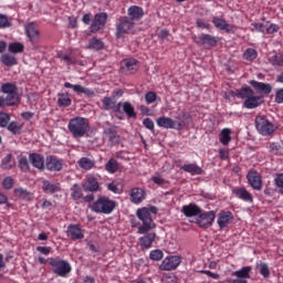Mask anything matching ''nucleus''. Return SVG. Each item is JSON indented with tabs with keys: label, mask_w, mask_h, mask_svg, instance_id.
Returning <instances> with one entry per match:
<instances>
[{
	"label": "nucleus",
	"mask_w": 283,
	"mask_h": 283,
	"mask_svg": "<svg viewBox=\"0 0 283 283\" xmlns=\"http://www.w3.org/2000/svg\"><path fill=\"white\" fill-rule=\"evenodd\" d=\"M0 92L7 96H0V107H11L17 104V96H19V87L14 83H4L0 87Z\"/></svg>",
	"instance_id": "nucleus-1"
},
{
	"label": "nucleus",
	"mask_w": 283,
	"mask_h": 283,
	"mask_svg": "<svg viewBox=\"0 0 283 283\" xmlns=\"http://www.w3.org/2000/svg\"><path fill=\"white\" fill-rule=\"evenodd\" d=\"M87 127H90V123L84 117H75L69 122V132H71L74 138H83Z\"/></svg>",
	"instance_id": "nucleus-2"
},
{
	"label": "nucleus",
	"mask_w": 283,
	"mask_h": 283,
	"mask_svg": "<svg viewBox=\"0 0 283 283\" xmlns=\"http://www.w3.org/2000/svg\"><path fill=\"white\" fill-rule=\"evenodd\" d=\"M90 209L95 213L109 214L116 209V201L109 200L105 197H98V199L90 206Z\"/></svg>",
	"instance_id": "nucleus-3"
},
{
	"label": "nucleus",
	"mask_w": 283,
	"mask_h": 283,
	"mask_svg": "<svg viewBox=\"0 0 283 283\" xmlns=\"http://www.w3.org/2000/svg\"><path fill=\"white\" fill-rule=\"evenodd\" d=\"M49 264L52 266L53 273H55V275H60V277H66L72 272L70 263L60 258L49 259Z\"/></svg>",
	"instance_id": "nucleus-4"
},
{
	"label": "nucleus",
	"mask_w": 283,
	"mask_h": 283,
	"mask_svg": "<svg viewBox=\"0 0 283 283\" xmlns=\"http://www.w3.org/2000/svg\"><path fill=\"white\" fill-rule=\"evenodd\" d=\"M135 22H133L129 17H122L118 19V23L116 25V39H123L125 34H129V31L134 30Z\"/></svg>",
	"instance_id": "nucleus-5"
},
{
	"label": "nucleus",
	"mask_w": 283,
	"mask_h": 283,
	"mask_svg": "<svg viewBox=\"0 0 283 283\" xmlns=\"http://www.w3.org/2000/svg\"><path fill=\"white\" fill-rule=\"evenodd\" d=\"M255 127L262 136H271L273 132H275V126L273 123L269 122V119L263 116H258L255 118Z\"/></svg>",
	"instance_id": "nucleus-6"
},
{
	"label": "nucleus",
	"mask_w": 283,
	"mask_h": 283,
	"mask_svg": "<svg viewBox=\"0 0 283 283\" xmlns=\"http://www.w3.org/2000/svg\"><path fill=\"white\" fill-rule=\"evenodd\" d=\"M151 213H158V208L154 206L149 208H140L137 210V218H139L143 223H154V219H151Z\"/></svg>",
	"instance_id": "nucleus-7"
},
{
	"label": "nucleus",
	"mask_w": 283,
	"mask_h": 283,
	"mask_svg": "<svg viewBox=\"0 0 283 283\" xmlns=\"http://www.w3.org/2000/svg\"><path fill=\"white\" fill-rule=\"evenodd\" d=\"M248 182L255 191H262V176L258 170H250L247 175Z\"/></svg>",
	"instance_id": "nucleus-8"
},
{
	"label": "nucleus",
	"mask_w": 283,
	"mask_h": 283,
	"mask_svg": "<svg viewBox=\"0 0 283 283\" xmlns=\"http://www.w3.org/2000/svg\"><path fill=\"white\" fill-rule=\"evenodd\" d=\"M180 256H167L159 265L160 271H174L180 266Z\"/></svg>",
	"instance_id": "nucleus-9"
},
{
	"label": "nucleus",
	"mask_w": 283,
	"mask_h": 283,
	"mask_svg": "<svg viewBox=\"0 0 283 283\" xmlns=\"http://www.w3.org/2000/svg\"><path fill=\"white\" fill-rule=\"evenodd\" d=\"M213 220H216V212L208 211V212H201L199 213V217L197 218V224L203 229H209L211 224H213Z\"/></svg>",
	"instance_id": "nucleus-10"
},
{
	"label": "nucleus",
	"mask_w": 283,
	"mask_h": 283,
	"mask_svg": "<svg viewBox=\"0 0 283 283\" xmlns=\"http://www.w3.org/2000/svg\"><path fill=\"white\" fill-rule=\"evenodd\" d=\"M158 127H163L164 129H182V123L175 122L170 117H158L156 120Z\"/></svg>",
	"instance_id": "nucleus-11"
},
{
	"label": "nucleus",
	"mask_w": 283,
	"mask_h": 283,
	"mask_svg": "<svg viewBox=\"0 0 283 283\" xmlns=\"http://www.w3.org/2000/svg\"><path fill=\"white\" fill-rule=\"evenodd\" d=\"M195 42L198 45H203V48H216L218 45V39L211 34H201L200 36H195Z\"/></svg>",
	"instance_id": "nucleus-12"
},
{
	"label": "nucleus",
	"mask_w": 283,
	"mask_h": 283,
	"mask_svg": "<svg viewBox=\"0 0 283 283\" xmlns=\"http://www.w3.org/2000/svg\"><path fill=\"white\" fill-rule=\"evenodd\" d=\"M107 13L106 12H99L96 13L94 17V21L91 25V32H98L101 28H105V23H107Z\"/></svg>",
	"instance_id": "nucleus-13"
},
{
	"label": "nucleus",
	"mask_w": 283,
	"mask_h": 283,
	"mask_svg": "<svg viewBox=\"0 0 283 283\" xmlns=\"http://www.w3.org/2000/svg\"><path fill=\"white\" fill-rule=\"evenodd\" d=\"M29 160L35 169H39L40 171L45 169V157H43V155L31 153L29 155Z\"/></svg>",
	"instance_id": "nucleus-14"
},
{
	"label": "nucleus",
	"mask_w": 283,
	"mask_h": 283,
	"mask_svg": "<svg viewBox=\"0 0 283 283\" xmlns=\"http://www.w3.org/2000/svg\"><path fill=\"white\" fill-rule=\"evenodd\" d=\"M250 85L258 92V94H271V92H273V86H271V84L251 80Z\"/></svg>",
	"instance_id": "nucleus-15"
},
{
	"label": "nucleus",
	"mask_w": 283,
	"mask_h": 283,
	"mask_svg": "<svg viewBox=\"0 0 283 283\" xmlns=\"http://www.w3.org/2000/svg\"><path fill=\"white\" fill-rule=\"evenodd\" d=\"M24 28L25 34L28 39H30L31 43H36V41H39V29L36 28V23L29 22Z\"/></svg>",
	"instance_id": "nucleus-16"
},
{
	"label": "nucleus",
	"mask_w": 283,
	"mask_h": 283,
	"mask_svg": "<svg viewBox=\"0 0 283 283\" xmlns=\"http://www.w3.org/2000/svg\"><path fill=\"white\" fill-rule=\"evenodd\" d=\"M181 211L186 218H193L202 213V209H200V207H198L196 203L184 206Z\"/></svg>",
	"instance_id": "nucleus-17"
},
{
	"label": "nucleus",
	"mask_w": 283,
	"mask_h": 283,
	"mask_svg": "<svg viewBox=\"0 0 283 283\" xmlns=\"http://www.w3.org/2000/svg\"><path fill=\"white\" fill-rule=\"evenodd\" d=\"M66 233L71 240H83L85 238L83 230L76 224H70Z\"/></svg>",
	"instance_id": "nucleus-18"
},
{
	"label": "nucleus",
	"mask_w": 283,
	"mask_h": 283,
	"mask_svg": "<svg viewBox=\"0 0 283 283\" xmlns=\"http://www.w3.org/2000/svg\"><path fill=\"white\" fill-rule=\"evenodd\" d=\"M45 167L49 171H61L63 164L56 157H46Z\"/></svg>",
	"instance_id": "nucleus-19"
},
{
	"label": "nucleus",
	"mask_w": 283,
	"mask_h": 283,
	"mask_svg": "<svg viewBox=\"0 0 283 283\" xmlns=\"http://www.w3.org/2000/svg\"><path fill=\"white\" fill-rule=\"evenodd\" d=\"M82 187L84 191H91V193H95V191L101 189L98 180L95 177H88Z\"/></svg>",
	"instance_id": "nucleus-20"
},
{
	"label": "nucleus",
	"mask_w": 283,
	"mask_h": 283,
	"mask_svg": "<svg viewBox=\"0 0 283 283\" xmlns=\"http://www.w3.org/2000/svg\"><path fill=\"white\" fill-rule=\"evenodd\" d=\"M145 15V11L143 10V8L138 7V6H132L128 9V19H130L133 22L134 21H140V19H143V17Z\"/></svg>",
	"instance_id": "nucleus-21"
},
{
	"label": "nucleus",
	"mask_w": 283,
	"mask_h": 283,
	"mask_svg": "<svg viewBox=\"0 0 283 283\" xmlns=\"http://www.w3.org/2000/svg\"><path fill=\"white\" fill-rule=\"evenodd\" d=\"M122 70L124 72H129V74H134V72L138 71V61L136 59H128L122 62Z\"/></svg>",
	"instance_id": "nucleus-22"
},
{
	"label": "nucleus",
	"mask_w": 283,
	"mask_h": 283,
	"mask_svg": "<svg viewBox=\"0 0 283 283\" xmlns=\"http://www.w3.org/2000/svg\"><path fill=\"white\" fill-rule=\"evenodd\" d=\"M64 87H66L67 90L72 88L77 94H85V96H94V91H92L90 88H85V87L81 86V84L73 85L70 82H65Z\"/></svg>",
	"instance_id": "nucleus-23"
},
{
	"label": "nucleus",
	"mask_w": 283,
	"mask_h": 283,
	"mask_svg": "<svg viewBox=\"0 0 283 283\" xmlns=\"http://www.w3.org/2000/svg\"><path fill=\"white\" fill-rule=\"evenodd\" d=\"M212 23L218 30H223L224 32H233V25L227 23V20L222 18H212Z\"/></svg>",
	"instance_id": "nucleus-24"
},
{
	"label": "nucleus",
	"mask_w": 283,
	"mask_h": 283,
	"mask_svg": "<svg viewBox=\"0 0 283 283\" xmlns=\"http://www.w3.org/2000/svg\"><path fill=\"white\" fill-rule=\"evenodd\" d=\"M233 220V214L229 211L227 212H220L218 217V224L220 229H227L229 227V223Z\"/></svg>",
	"instance_id": "nucleus-25"
},
{
	"label": "nucleus",
	"mask_w": 283,
	"mask_h": 283,
	"mask_svg": "<svg viewBox=\"0 0 283 283\" xmlns=\"http://www.w3.org/2000/svg\"><path fill=\"white\" fill-rule=\"evenodd\" d=\"M231 96H237L238 98H251L253 96V90L251 87L245 86L237 91L231 92Z\"/></svg>",
	"instance_id": "nucleus-26"
},
{
	"label": "nucleus",
	"mask_w": 283,
	"mask_h": 283,
	"mask_svg": "<svg viewBox=\"0 0 283 283\" xmlns=\"http://www.w3.org/2000/svg\"><path fill=\"white\" fill-rule=\"evenodd\" d=\"M132 202L140 205L145 200V190L143 188H134L130 192Z\"/></svg>",
	"instance_id": "nucleus-27"
},
{
	"label": "nucleus",
	"mask_w": 283,
	"mask_h": 283,
	"mask_svg": "<svg viewBox=\"0 0 283 283\" xmlns=\"http://www.w3.org/2000/svg\"><path fill=\"white\" fill-rule=\"evenodd\" d=\"M156 240V233H148L139 239L142 249H151V244Z\"/></svg>",
	"instance_id": "nucleus-28"
},
{
	"label": "nucleus",
	"mask_w": 283,
	"mask_h": 283,
	"mask_svg": "<svg viewBox=\"0 0 283 283\" xmlns=\"http://www.w3.org/2000/svg\"><path fill=\"white\" fill-rule=\"evenodd\" d=\"M262 105V98L258 96H251L244 101V107L247 109H255V107H260Z\"/></svg>",
	"instance_id": "nucleus-29"
},
{
	"label": "nucleus",
	"mask_w": 283,
	"mask_h": 283,
	"mask_svg": "<svg viewBox=\"0 0 283 283\" xmlns=\"http://www.w3.org/2000/svg\"><path fill=\"white\" fill-rule=\"evenodd\" d=\"M186 174H191V176H200L202 174V168L196 164H186L181 167Z\"/></svg>",
	"instance_id": "nucleus-30"
},
{
	"label": "nucleus",
	"mask_w": 283,
	"mask_h": 283,
	"mask_svg": "<svg viewBox=\"0 0 283 283\" xmlns=\"http://www.w3.org/2000/svg\"><path fill=\"white\" fill-rule=\"evenodd\" d=\"M105 136H107L109 143H117L118 142V128L116 126H111L104 129Z\"/></svg>",
	"instance_id": "nucleus-31"
},
{
	"label": "nucleus",
	"mask_w": 283,
	"mask_h": 283,
	"mask_svg": "<svg viewBox=\"0 0 283 283\" xmlns=\"http://www.w3.org/2000/svg\"><path fill=\"white\" fill-rule=\"evenodd\" d=\"M120 107L123 108L124 114H126L128 118H136V108H134V105H132V103L123 102L120 103Z\"/></svg>",
	"instance_id": "nucleus-32"
},
{
	"label": "nucleus",
	"mask_w": 283,
	"mask_h": 283,
	"mask_svg": "<svg viewBox=\"0 0 283 283\" xmlns=\"http://www.w3.org/2000/svg\"><path fill=\"white\" fill-rule=\"evenodd\" d=\"M104 109H113L114 112H118L120 109V103H116V101L112 99V97H104L103 101Z\"/></svg>",
	"instance_id": "nucleus-33"
},
{
	"label": "nucleus",
	"mask_w": 283,
	"mask_h": 283,
	"mask_svg": "<svg viewBox=\"0 0 283 283\" xmlns=\"http://www.w3.org/2000/svg\"><path fill=\"white\" fill-rule=\"evenodd\" d=\"M105 48V43L101 39L92 38L86 46L87 50L98 52Z\"/></svg>",
	"instance_id": "nucleus-34"
},
{
	"label": "nucleus",
	"mask_w": 283,
	"mask_h": 283,
	"mask_svg": "<svg viewBox=\"0 0 283 283\" xmlns=\"http://www.w3.org/2000/svg\"><path fill=\"white\" fill-rule=\"evenodd\" d=\"M251 266H244L241 270L234 271L232 275H234V277H238V280H249V277H251Z\"/></svg>",
	"instance_id": "nucleus-35"
},
{
	"label": "nucleus",
	"mask_w": 283,
	"mask_h": 283,
	"mask_svg": "<svg viewBox=\"0 0 283 283\" xmlns=\"http://www.w3.org/2000/svg\"><path fill=\"white\" fill-rule=\"evenodd\" d=\"M237 198L244 200L245 202H253V197L244 188H239L233 191Z\"/></svg>",
	"instance_id": "nucleus-36"
},
{
	"label": "nucleus",
	"mask_w": 283,
	"mask_h": 283,
	"mask_svg": "<svg viewBox=\"0 0 283 283\" xmlns=\"http://www.w3.org/2000/svg\"><path fill=\"white\" fill-rule=\"evenodd\" d=\"M57 105L59 107H70L72 105V98L69 94L59 93L57 94Z\"/></svg>",
	"instance_id": "nucleus-37"
},
{
	"label": "nucleus",
	"mask_w": 283,
	"mask_h": 283,
	"mask_svg": "<svg viewBox=\"0 0 283 283\" xmlns=\"http://www.w3.org/2000/svg\"><path fill=\"white\" fill-rule=\"evenodd\" d=\"M78 165L82 169H85L86 171L90 170V169H93L94 168V160L87 158V157H82L80 160H78Z\"/></svg>",
	"instance_id": "nucleus-38"
},
{
	"label": "nucleus",
	"mask_w": 283,
	"mask_h": 283,
	"mask_svg": "<svg viewBox=\"0 0 283 283\" xmlns=\"http://www.w3.org/2000/svg\"><path fill=\"white\" fill-rule=\"evenodd\" d=\"M25 50V46L21 42H13L9 44V52L11 54H21Z\"/></svg>",
	"instance_id": "nucleus-39"
},
{
	"label": "nucleus",
	"mask_w": 283,
	"mask_h": 283,
	"mask_svg": "<svg viewBox=\"0 0 283 283\" xmlns=\"http://www.w3.org/2000/svg\"><path fill=\"white\" fill-rule=\"evenodd\" d=\"M1 62L3 63V65H7L8 67H12V65H17V57L6 53L2 54L1 56Z\"/></svg>",
	"instance_id": "nucleus-40"
},
{
	"label": "nucleus",
	"mask_w": 283,
	"mask_h": 283,
	"mask_svg": "<svg viewBox=\"0 0 283 283\" xmlns=\"http://www.w3.org/2000/svg\"><path fill=\"white\" fill-rule=\"evenodd\" d=\"M42 189L44 191H49V193H56V192L61 191V187H59V186H56L54 184H51L48 180L43 181Z\"/></svg>",
	"instance_id": "nucleus-41"
},
{
	"label": "nucleus",
	"mask_w": 283,
	"mask_h": 283,
	"mask_svg": "<svg viewBox=\"0 0 283 283\" xmlns=\"http://www.w3.org/2000/svg\"><path fill=\"white\" fill-rule=\"evenodd\" d=\"M220 143H222V145L231 143V128H224L221 130Z\"/></svg>",
	"instance_id": "nucleus-42"
},
{
	"label": "nucleus",
	"mask_w": 283,
	"mask_h": 283,
	"mask_svg": "<svg viewBox=\"0 0 283 283\" xmlns=\"http://www.w3.org/2000/svg\"><path fill=\"white\" fill-rule=\"evenodd\" d=\"M105 169L108 174H116L118 171V161L114 158L109 159L105 165Z\"/></svg>",
	"instance_id": "nucleus-43"
},
{
	"label": "nucleus",
	"mask_w": 283,
	"mask_h": 283,
	"mask_svg": "<svg viewBox=\"0 0 283 283\" xmlns=\"http://www.w3.org/2000/svg\"><path fill=\"white\" fill-rule=\"evenodd\" d=\"M71 198H73V200H81V198H83V190H81V187L78 186V184H75L72 188H71Z\"/></svg>",
	"instance_id": "nucleus-44"
},
{
	"label": "nucleus",
	"mask_w": 283,
	"mask_h": 283,
	"mask_svg": "<svg viewBox=\"0 0 283 283\" xmlns=\"http://www.w3.org/2000/svg\"><path fill=\"white\" fill-rule=\"evenodd\" d=\"M149 258H150V260H153V262H160V260H163V258H165V253L160 249L153 250L149 253Z\"/></svg>",
	"instance_id": "nucleus-45"
},
{
	"label": "nucleus",
	"mask_w": 283,
	"mask_h": 283,
	"mask_svg": "<svg viewBox=\"0 0 283 283\" xmlns=\"http://www.w3.org/2000/svg\"><path fill=\"white\" fill-rule=\"evenodd\" d=\"M7 129L11 132V134H21L22 126L18 124V122H10L7 125Z\"/></svg>",
	"instance_id": "nucleus-46"
},
{
	"label": "nucleus",
	"mask_w": 283,
	"mask_h": 283,
	"mask_svg": "<svg viewBox=\"0 0 283 283\" xmlns=\"http://www.w3.org/2000/svg\"><path fill=\"white\" fill-rule=\"evenodd\" d=\"M151 229H156V223H143V226L138 228V233L140 234L149 233Z\"/></svg>",
	"instance_id": "nucleus-47"
},
{
	"label": "nucleus",
	"mask_w": 283,
	"mask_h": 283,
	"mask_svg": "<svg viewBox=\"0 0 283 283\" xmlns=\"http://www.w3.org/2000/svg\"><path fill=\"white\" fill-rule=\"evenodd\" d=\"M243 57L247 61H255V59H258V52L254 49H248L244 53H243Z\"/></svg>",
	"instance_id": "nucleus-48"
},
{
	"label": "nucleus",
	"mask_w": 283,
	"mask_h": 283,
	"mask_svg": "<svg viewBox=\"0 0 283 283\" xmlns=\"http://www.w3.org/2000/svg\"><path fill=\"white\" fill-rule=\"evenodd\" d=\"M14 167V164L12 163V155H7L2 159V169H12Z\"/></svg>",
	"instance_id": "nucleus-49"
},
{
	"label": "nucleus",
	"mask_w": 283,
	"mask_h": 283,
	"mask_svg": "<svg viewBox=\"0 0 283 283\" xmlns=\"http://www.w3.org/2000/svg\"><path fill=\"white\" fill-rule=\"evenodd\" d=\"M270 63H272V65H277L279 67H283V55L275 54L270 59Z\"/></svg>",
	"instance_id": "nucleus-50"
},
{
	"label": "nucleus",
	"mask_w": 283,
	"mask_h": 283,
	"mask_svg": "<svg viewBox=\"0 0 283 283\" xmlns=\"http://www.w3.org/2000/svg\"><path fill=\"white\" fill-rule=\"evenodd\" d=\"M10 123V115L4 112H0V127H7Z\"/></svg>",
	"instance_id": "nucleus-51"
},
{
	"label": "nucleus",
	"mask_w": 283,
	"mask_h": 283,
	"mask_svg": "<svg viewBox=\"0 0 283 283\" xmlns=\"http://www.w3.org/2000/svg\"><path fill=\"white\" fill-rule=\"evenodd\" d=\"M19 167L21 171H30V163L28 161V158L21 157L19 160Z\"/></svg>",
	"instance_id": "nucleus-52"
},
{
	"label": "nucleus",
	"mask_w": 283,
	"mask_h": 283,
	"mask_svg": "<svg viewBox=\"0 0 283 283\" xmlns=\"http://www.w3.org/2000/svg\"><path fill=\"white\" fill-rule=\"evenodd\" d=\"M274 182L279 188L280 193H282L283 196V172L276 175V177L274 178Z\"/></svg>",
	"instance_id": "nucleus-53"
},
{
	"label": "nucleus",
	"mask_w": 283,
	"mask_h": 283,
	"mask_svg": "<svg viewBox=\"0 0 283 283\" xmlns=\"http://www.w3.org/2000/svg\"><path fill=\"white\" fill-rule=\"evenodd\" d=\"M0 28H12V22L8 20L6 14L0 13Z\"/></svg>",
	"instance_id": "nucleus-54"
},
{
	"label": "nucleus",
	"mask_w": 283,
	"mask_h": 283,
	"mask_svg": "<svg viewBox=\"0 0 283 283\" xmlns=\"http://www.w3.org/2000/svg\"><path fill=\"white\" fill-rule=\"evenodd\" d=\"M259 270L263 277H269V275H271V270L269 269V265L266 263H261L259 265Z\"/></svg>",
	"instance_id": "nucleus-55"
},
{
	"label": "nucleus",
	"mask_w": 283,
	"mask_h": 283,
	"mask_svg": "<svg viewBox=\"0 0 283 283\" xmlns=\"http://www.w3.org/2000/svg\"><path fill=\"white\" fill-rule=\"evenodd\" d=\"M156 98H158V96L154 92H148L145 95V101L146 103H148V105H151V103H156Z\"/></svg>",
	"instance_id": "nucleus-56"
},
{
	"label": "nucleus",
	"mask_w": 283,
	"mask_h": 283,
	"mask_svg": "<svg viewBox=\"0 0 283 283\" xmlns=\"http://www.w3.org/2000/svg\"><path fill=\"white\" fill-rule=\"evenodd\" d=\"M2 186L4 187V189H12V187H14V179H12V177L4 178L2 181Z\"/></svg>",
	"instance_id": "nucleus-57"
},
{
	"label": "nucleus",
	"mask_w": 283,
	"mask_h": 283,
	"mask_svg": "<svg viewBox=\"0 0 283 283\" xmlns=\"http://www.w3.org/2000/svg\"><path fill=\"white\" fill-rule=\"evenodd\" d=\"M254 30L256 32H262L263 34H266V28H268V24H263V23H253L252 24Z\"/></svg>",
	"instance_id": "nucleus-58"
},
{
	"label": "nucleus",
	"mask_w": 283,
	"mask_h": 283,
	"mask_svg": "<svg viewBox=\"0 0 283 283\" xmlns=\"http://www.w3.org/2000/svg\"><path fill=\"white\" fill-rule=\"evenodd\" d=\"M15 193L17 196H19L20 198H30V196H32L28 190L23 189V188H18L15 189Z\"/></svg>",
	"instance_id": "nucleus-59"
},
{
	"label": "nucleus",
	"mask_w": 283,
	"mask_h": 283,
	"mask_svg": "<svg viewBox=\"0 0 283 283\" xmlns=\"http://www.w3.org/2000/svg\"><path fill=\"white\" fill-rule=\"evenodd\" d=\"M143 125L146 127V129L154 132V120H151V118H149V117L145 118L143 120Z\"/></svg>",
	"instance_id": "nucleus-60"
},
{
	"label": "nucleus",
	"mask_w": 283,
	"mask_h": 283,
	"mask_svg": "<svg viewBox=\"0 0 283 283\" xmlns=\"http://www.w3.org/2000/svg\"><path fill=\"white\" fill-rule=\"evenodd\" d=\"M277 30H280L277 24H270L266 27L265 34H275V32H277Z\"/></svg>",
	"instance_id": "nucleus-61"
},
{
	"label": "nucleus",
	"mask_w": 283,
	"mask_h": 283,
	"mask_svg": "<svg viewBox=\"0 0 283 283\" xmlns=\"http://www.w3.org/2000/svg\"><path fill=\"white\" fill-rule=\"evenodd\" d=\"M197 28H200L201 30H209L211 28V24L202 20H197Z\"/></svg>",
	"instance_id": "nucleus-62"
},
{
	"label": "nucleus",
	"mask_w": 283,
	"mask_h": 283,
	"mask_svg": "<svg viewBox=\"0 0 283 283\" xmlns=\"http://www.w3.org/2000/svg\"><path fill=\"white\" fill-rule=\"evenodd\" d=\"M107 189H108V191H112L113 193H120L118 186L115 184H108Z\"/></svg>",
	"instance_id": "nucleus-63"
},
{
	"label": "nucleus",
	"mask_w": 283,
	"mask_h": 283,
	"mask_svg": "<svg viewBox=\"0 0 283 283\" xmlns=\"http://www.w3.org/2000/svg\"><path fill=\"white\" fill-rule=\"evenodd\" d=\"M275 103H283V88L277 91L275 95Z\"/></svg>",
	"instance_id": "nucleus-64"
}]
</instances>
